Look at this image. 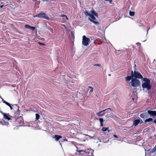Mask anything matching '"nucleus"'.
<instances>
[{
	"instance_id": "nucleus-53",
	"label": "nucleus",
	"mask_w": 156,
	"mask_h": 156,
	"mask_svg": "<svg viewBox=\"0 0 156 156\" xmlns=\"http://www.w3.org/2000/svg\"><path fill=\"white\" fill-rule=\"evenodd\" d=\"M72 37H73H73H74V35L72 34Z\"/></svg>"
},
{
	"instance_id": "nucleus-60",
	"label": "nucleus",
	"mask_w": 156,
	"mask_h": 156,
	"mask_svg": "<svg viewBox=\"0 0 156 156\" xmlns=\"http://www.w3.org/2000/svg\"><path fill=\"white\" fill-rule=\"evenodd\" d=\"M0 98H1L2 99H2H3L1 97V96H0Z\"/></svg>"
},
{
	"instance_id": "nucleus-57",
	"label": "nucleus",
	"mask_w": 156,
	"mask_h": 156,
	"mask_svg": "<svg viewBox=\"0 0 156 156\" xmlns=\"http://www.w3.org/2000/svg\"><path fill=\"white\" fill-rule=\"evenodd\" d=\"M108 131V132H109L110 131V130L109 129H108V130H107Z\"/></svg>"
},
{
	"instance_id": "nucleus-21",
	"label": "nucleus",
	"mask_w": 156,
	"mask_h": 156,
	"mask_svg": "<svg viewBox=\"0 0 156 156\" xmlns=\"http://www.w3.org/2000/svg\"><path fill=\"white\" fill-rule=\"evenodd\" d=\"M105 117L106 118V119H107L108 118H113L112 117V116L110 114H108L106 115L105 116Z\"/></svg>"
},
{
	"instance_id": "nucleus-49",
	"label": "nucleus",
	"mask_w": 156,
	"mask_h": 156,
	"mask_svg": "<svg viewBox=\"0 0 156 156\" xmlns=\"http://www.w3.org/2000/svg\"><path fill=\"white\" fill-rule=\"evenodd\" d=\"M136 64H135L134 65V70H136Z\"/></svg>"
},
{
	"instance_id": "nucleus-3",
	"label": "nucleus",
	"mask_w": 156,
	"mask_h": 156,
	"mask_svg": "<svg viewBox=\"0 0 156 156\" xmlns=\"http://www.w3.org/2000/svg\"><path fill=\"white\" fill-rule=\"evenodd\" d=\"M84 13L86 16H89V17L88 18V19L91 22L93 23L96 26H97V25L99 24V23L98 22L95 21L96 20L95 16L91 15V14L87 10H86L84 12Z\"/></svg>"
},
{
	"instance_id": "nucleus-17",
	"label": "nucleus",
	"mask_w": 156,
	"mask_h": 156,
	"mask_svg": "<svg viewBox=\"0 0 156 156\" xmlns=\"http://www.w3.org/2000/svg\"><path fill=\"white\" fill-rule=\"evenodd\" d=\"M96 115L98 116H101L104 114V112L102 113L101 111H100L98 112H97L96 113Z\"/></svg>"
},
{
	"instance_id": "nucleus-42",
	"label": "nucleus",
	"mask_w": 156,
	"mask_h": 156,
	"mask_svg": "<svg viewBox=\"0 0 156 156\" xmlns=\"http://www.w3.org/2000/svg\"><path fill=\"white\" fill-rule=\"evenodd\" d=\"M106 1L109 2L110 3H112V0H105Z\"/></svg>"
},
{
	"instance_id": "nucleus-5",
	"label": "nucleus",
	"mask_w": 156,
	"mask_h": 156,
	"mask_svg": "<svg viewBox=\"0 0 156 156\" xmlns=\"http://www.w3.org/2000/svg\"><path fill=\"white\" fill-rule=\"evenodd\" d=\"M34 17H38L39 18H43L48 20H50V18L44 12H41L37 14Z\"/></svg>"
},
{
	"instance_id": "nucleus-61",
	"label": "nucleus",
	"mask_w": 156,
	"mask_h": 156,
	"mask_svg": "<svg viewBox=\"0 0 156 156\" xmlns=\"http://www.w3.org/2000/svg\"><path fill=\"white\" fill-rule=\"evenodd\" d=\"M54 0H50V1H53Z\"/></svg>"
},
{
	"instance_id": "nucleus-40",
	"label": "nucleus",
	"mask_w": 156,
	"mask_h": 156,
	"mask_svg": "<svg viewBox=\"0 0 156 156\" xmlns=\"http://www.w3.org/2000/svg\"><path fill=\"white\" fill-rule=\"evenodd\" d=\"M113 136L115 138L118 139L119 138L118 136L115 134L113 135Z\"/></svg>"
},
{
	"instance_id": "nucleus-55",
	"label": "nucleus",
	"mask_w": 156,
	"mask_h": 156,
	"mask_svg": "<svg viewBox=\"0 0 156 156\" xmlns=\"http://www.w3.org/2000/svg\"><path fill=\"white\" fill-rule=\"evenodd\" d=\"M99 141L100 142H101V139H99Z\"/></svg>"
},
{
	"instance_id": "nucleus-6",
	"label": "nucleus",
	"mask_w": 156,
	"mask_h": 156,
	"mask_svg": "<svg viewBox=\"0 0 156 156\" xmlns=\"http://www.w3.org/2000/svg\"><path fill=\"white\" fill-rule=\"evenodd\" d=\"M90 40L88 37H87L86 36L83 35V36L82 44L85 46H88L90 43Z\"/></svg>"
},
{
	"instance_id": "nucleus-41",
	"label": "nucleus",
	"mask_w": 156,
	"mask_h": 156,
	"mask_svg": "<svg viewBox=\"0 0 156 156\" xmlns=\"http://www.w3.org/2000/svg\"><path fill=\"white\" fill-rule=\"evenodd\" d=\"M136 45H137V46H140V43L139 42H137V43H136Z\"/></svg>"
},
{
	"instance_id": "nucleus-59",
	"label": "nucleus",
	"mask_w": 156,
	"mask_h": 156,
	"mask_svg": "<svg viewBox=\"0 0 156 156\" xmlns=\"http://www.w3.org/2000/svg\"><path fill=\"white\" fill-rule=\"evenodd\" d=\"M108 76H111V74H108Z\"/></svg>"
},
{
	"instance_id": "nucleus-35",
	"label": "nucleus",
	"mask_w": 156,
	"mask_h": 156,
	"mask_svg": "<svg viewBox=\"0 0 156 156\" xmlns=\"http://www.w3.org/2000/svg\"><path fill=\"white\" fill-rule=\"evenodd\" d=\"M38 44L40 45H45V44L43 43H42V42H38Z\"/></svg>"
},
{
	"instance_id": "nucleus-15",
	"label": "nucleus",
	"mask_w": 156,
	"mask_h": 156,
	"mask_svg": "<svg viewBox=\"0 0 156 156\" xmlns=\"http://www.w3.org/2000/svg\"><path fill=\"white\" fill-rule=\"evenodd\" d=\"M97 119L99 120L100 122V126H103V123L104 121L103 119V118H99V119Z\"/></svg>"
},
{
	"instance_id": "nucleus-43",
	"label": "nucleus",
	"mask_w": 156,
	"mask_h": 156,
	"mask_svg": "<svg viewBox=\"0 0 156 156\" xmlns=\"http://www.w3.org/2000/svg\"><path fill=\"white\" fill-rule=\"evenodd\" d=\"M86 136H89L90 138V139H92L93 138V137L92 136H91L89 135H85Z\"/></svg>"
},
{
	"instance_id": "nucleus-30",
	"label": "nucleus",
	"mask_w": 156,
	"mask_h": 156,
	"mask_svg": "<svg viewBox=\"0 0 156 156\" xmlns=\"http://www.w3.org/2000/svg\"><path fill=\"white\" fill-rule=\"evenodd\" d=\"M25 28L27 29H30L31 26L28 24H26L25 25Z\"/></svg>"
},
{
	"instance_id": "nucleus-39",
	"label": "nucleus",
	"mask_w": 156,
	"mask_h": 156,
	"mask_svg": "<svg viewBox=\"0 0 156 156\" xmlns=\"http://www.w3.org/2000/svg\"><path fill=\"white\" fill-rule=\"evenodd\" d=\"M97 26L98 27V30H101V26L99 25V24L97 25Z\"/></svg>"
},
{
	"instance_id": "nucleus-54",
	"label": "nucleus",
	"mask_w": 156,
	"mask_h": 156,
	"mask_svg": "<svg viewBox=\"0 0 156 156\" xmlns=\"http://www.w3.org/2000/svg\"><path fill=\"white\" fill-rule=\"evenodd\" d=\"M61 142H60V143H59V144H60V145H61V146L62 147V143Z\"/></svg>"
},
{
	"instance_id": "nucleus-29",
	"label": "nucleus",
	"mask_w": 156,
	"mask_h": 156,
	"mask_svg": "<svg viewBox=\"0 0 156 156\" xmlns=\"http://www.w3.org/2000/svg\"><path fill=\"white\" fill-rule=\"evenodd\" d=\"M151 151L152 153L156 151V145L155 146V147L151 149Z\"/></svg>"
},
{
	"instance_id": "nucleus-2",
	"label": "nucleus",
	"mask_w": 156,
	"mask_h": 156,
	"mask_svg": "<svg viewBox=\"0 0 156 156\" xmlns=\"http://www.w3.org/2000/svg\"><path fill=\"white\" fill-rule=\"evenodd\" d=\"M141 81L142 87L143 90L145 88H146L147 90H150L151 89L152 85L151 83L150 79L147 77H144L141 80Z\"/></svg>"
},
{
	"instance_id": "nucleus-31",
	"label": "nucleus",
	"mask_w": 156,
	"mask_h": 156,
	"mask_svg": "<svg viewBox=\"0 0 156 156\" xmlns=\"http://www.w3.org/2000/svg\"><path fill=\"white\" fill-rule=\"evenodd\" d=\"M6 122H5V121H4L3 122H0V124L3 126L6 125Z\"/></svg>"
},
{
	"instance_id": "nucleus-25",
	"label": "nucleus",
	"mask_w": 156,
	"mask_h": 156,
	"mask_svg": "<svg viewBox=\"0 0 156 156\" xmlns=\"http://www.w3.org/2000/svg\"><path fill=\"white\" fill-rule=\"evenodd\" d=\"M35 116H36L35 118L36 120H37L39 119L40 117V115L39 114H38V113H36L35 114Z\"/></svg>"
},
{
	"instance_id": "nucleus-48",
	"label": "nucleus",
	"mask_w": 156,
	"mask_h": 156,
	"mask_svg": "<svg viewBox=\"0 0 156 156\" xmlns=\"http://www.w3.org/2000/svg\"><path fill=\"white\" fill-rule=\"evenodd\" d=\"M3 6H4L3 4L0 5V8H2L3 7Z\"/></svg>"
},
{
	"instance_id": "nucleus-16",
	"label": "nucleus",
	"mask_w": 156,
	"mask_h": 156,
	"mask_svg": "<svg viewBox=\"0 0 156 156\" xmlns=\"http://www.w3.org/2000/svg\"><path fill=\"white\" fill-rule=\"evenodd\" d=\"M109 141V139L107 138L103 137L101 139V142L103 143H107Z\"/></svg>"
},
{
	"instance_id": "nucleus-13",
	"label": "nucleus",
	"mask_w": 156,
	"mask_h": 156,
	"mask_svg": "<svg viewBox=\"0 0 156 156\" xmlns=\"http://www.w3.org/2000/svg\"><path fill=\"white\" fill-rule=\"evenodd\" d=\"M13 109L14 111H16V110H19V106L17 104L12 105Z\"/></svg>"
},
{
	"instance_id": "nucleus-20",
	"label": "nucleus",
	"mask_w": 156,
	"mask_h": 156,
	"mask_svg": "<svg viewBox=\"0 0 156 156\" xmlns=\"http://www.w3.org/2000/svg\"><path fill=\"white\" fill-rule=\"evenodd\" d=\"M140 116L142 118V119H143L144 120V121L145 120V119H146L145 116H144V115L143 113H142L140 115Z\"/></svg>"
},
{
	"instance_id": "nucleus-64",
	"label": "nucleus",
	"mask_w": 156,
	"mask_h": 156,
	"mask_svg": "<svg viewBox=\"0 0 156 156\" xmlns=\"http://www.w3.org/2000/svg\"><path fill=\"white\" fill-rule=\"evenodd\" d=\"M22 126H25V125H23Z\"/></svg>"
},
{
	"instance_id": "nucleus-46",
	"label": "nucleus",
	"mask_w": 156,
	"mask_h": 156,
	"mask_svg": "<svg viewBox=\"0 0 156 156\" xmlns=\"http://www.w3.org/2000/svg\"><path fill=\"white\" fill-rule=\"evenodd\" d=\"M0 112L2 114V115H4L5 113L3 112H2L1 111H0Z\"/></svg>"
},
{
	"instance_id": "nucleus-44",
	"label": "nucleus",
	"mask_w": 156,
	"mask_h": 156,
	"mask_svg": "<svg viewBox=\"0 0 156 156\" xmlns=\"http://www.w3.org/2000/svg\"><path fill=\"white\" fill-rule=\"evenodd\" d=\"M153 122L155 124H156V119H154V120H153V122Z\"/></svg>"
},
{
	"instance_id": "nucleus-34",
	"label": "nucleus",
	"mask_w": 156,
	"mask_h": 156,
	"mask_svg": "<svg viewBox=\"0 0 156 156\" xmlns=\"http://www.w3.org/2000/svg\"><path fill=\"white\" fill-rule=\"evenodd\" d=\"M106 111H108V109H104V110H103L101 111V112L102 113H104V114H106Z\"/></svg>"
},
{
	"instance_id": "nucleus-7",
	"label": "nucleus",
	"mask_w": 156,
	"mask_h": 156,
	"mask_svg": "<svg viewBox=\"0 0 156 156\" xmlns=\"http://www.w3.org/2000/svg\"><path fill=\"white\" fill-rule=\"evenodd\" d=\"M148 115L152 117L153 119H154L156 116V111H153L151 110H147Z\"/></svg>"
},
{
	"instance_id": "nucleus-24",
	"label": "nucleus",
	"mask_w": 156,
	"mask_h": 156,
	"mask_svg": "<svg viewBox=\"0 0 156 156\" xmlns=\"http://www.w3.org/2000/svg\"><path fill=\"white\" fill-rule=\"evenodd\" d=\"M60 17H64V18H66V20H68V18L65 15L62 14L60 15Z\"/></svg>"
},
{
	"instance_id": "nucleus-36",
	"label": "nucleus",
	"mask_w": 156,
	"mask_h": 156,
	"mask_svg": "<svg viewBox=\"0 0 156 156\" xmlns=\"http://www.w3.org/2000/svg\"><path fill=\"white\" fill-rule=\"evenodd\" d=\"M139 119L140 120V124H141L143 123H144V122H143V120L139 117Z\"/></svg>"
},
{
	"instance_id": "nucleus-22",
	"label": "nucleus",
	"mask_w": 156,
	"mask_h": 156,
	"mask_svg": "<svg viewBox=\"0 0 156 156\" xmlns=\"http://www.w3.org/2000/svg\"><path fill=\"white\" fill-rule=\"evenodd\" d=\"M18 120H20V123H21L23 122V118L21 116H20V117L19 118H18L16 119V121H18Z\"/></svg>"
},
{
	"instance_id": "nucleus-1",
	"label": "nucleus",
	"mask_w": 156,
	"mask_h": 156,
	"mask_svg": "<svg viewBox=\"0 0 156 156\" xmlns=\"http://www.w3.org/2000/svg\"><path fill=\"white\" fill-rule=\"evenodd\" d=\"M131 78H134L136 79H141L143 78L142 75L138 71L134 70L131 71V75L130 76H128L125 77L126 80L127 81H129L131 79Z\"/></svg>"
},
{
	"instance_id": "nucleus-19",
	"label": "nucleus",
	"mask_w": 156,
	"mask_h": 156,
	"mask_svg": "<svg viewBox=\"0 0 156 156\" xmlns=\"http://www.w3.org/2000/svg\"><path fill=\"white\" fill-rule=\"evenodd\" d=\"M129 14L130 16H133L135 14V12L134 11H131L130 10L129 12Z\"/></svg>"
},
{
	"instance_id": "nucleus-33",
	"label": "nucleus",
	"mask_w": 156,
	"mask_h": 156,
	"mask_svg": "<svg viewBox=\"0 0 156 156\" xmlns=\"http://www.w3.org/2000/svg\"><path fill=\"white\" fill-rule=\"evenodd\" d=\"M106 111H108V109H104V110H103L101 111V112L102 113H104V114H106Z\"/></svg>"
},
{
	"instance_id": "nucleus-9",
	"label": "nucleus",
	"mask_w": 156,
	"mask_h": 156,
	"mask_svg": "<svg viewBox=\"0 0 156 156\" xmlns=\"http://www.w3.org/2000/svg\"><path fill=\"white\" fill-rule=\"evenodd\" d=\"M52 137L55 139L56 141H59L60 139L62 138V136L58 135H55L52 136Z\"/></svg>"
},
{
	"instance_id": "nucleus-18",
	"label": "nucleus",
	"mask_w": 156,
	"mask_h": 156,
	"mask_svg": "<svg viewBox=\"0 0 156 156\" xmlns=\"http://www.w3.org/2000/svg\"><path fill=\"white\" fill-rule=\"evenodd\" d=\"M64 141H67V140L66 139L65 137H62V138L60 139L59 141V142L60 143V142H63Z\"/></svg>"
},
{
	"instance_id": "nucleus-32",
	"label": "nucleus",
	"mask_w": 156,
	"mask_h": 156,
	"mask_svg": "<svg viewBox=\"0 0 156 156\" xmlns=\"http://www.w3.org/2000/svg\"><path fill=\"white\" fill-rule=\"evenodd\" d=\"M36 28L35 27H33V26H31V27H30V29L32 31H34Z\"/></svg>"
},
{
	"instance_id": "nucleus-23",
	"label": "nucleus",
	"mask_w": 156,
	"mask_h": 156,
	"mask_svg": "<svg viewBox=\"0 0 156 156\" xmlns=\"http://www.w3.org/2000/svg\"><path fill=\"white\" fill-rule=\"evenodd\" d=\"M15 112V114L16 115H19L20 114V111L19 110H16V111H14Z\"/></svg>"
},
{
	"instance_id": "nucleus-56",
	"label": "nucleus",
	"mask_w": 156,
	"mask_h": 156,
	"mask_svg": "<svg viewBox=\"0 0 156 156\" xmlns=\"http://www.w3.org/2000/svg\"><path fill=\"white\" fill-rule=\"evenodd\" d=\"M108 112H108V111H106V113H108Z\"/></svg>"
},
{
	"instance_id": "nucleus-37",
	"label": "nucleus",
	"mask_w": 156,
	"mask_h": 156,
	"mask_svg": "<svg viewBox=\"0 0 156 156\" xmlns=\"http://www.w3.org/2000/svg\"><path fill=\"white\" fill-rule=\"evenodd\" d=\"M147 153H152L151 149H149L147 151Z\"/></svg>"
},
{
	"instance_id": "nucleus-62",
	"label": "nucleus",
	"mask_w": 156,
	"mask_h": 156,
	"mask_svg": "<svg viewBox=\"0 0 156 156\" xmlns=\"http://www.w3.org/2000/svg\"><path fill=\"white\" fill-rule=\"evenodd\" d=\"M64 25V27H66V26L65 25Z\"/></svg>"
},
{
	"instance_id": "nucleus-4",
	"label": "nucleus",
	"mask_w": 156,
	"mask_h": 156,
	"mask_svg": "<svg viewBox=\"0 0 156 156\" xmlns=\"http://www.w3.org/2000/svg\"><path fill=\"white\" fill-rule=\"evenodd\" d=\"M131 81L129 83L133 87H137L139 86L140 84V80L136 79L131 78Z\"/></svg>"
},
{
	"instance_id": "nucleus-12",
	"label": "nucleus",
	"mask_w": 156,
	"mask_h": 156,
	"mask_svg": "<svg viewBox=\"0 0 156 156\" xmlns=\"http://www.w3.org/2000/svg\"><path fill=\"white\" fill-rule=\"evenodd\" d=\"M91 15L95 16L97 18H98V13L94 9L90 11Z\"/></svg>"
},
{
	"instance_id": "nucleus-50",
	"label": "nucleus",
	"mask_w": 156,
	"mask_h": 156,
	"mask_svg": "<svg viewBox=\"0 0 156 156\" xmlns=\"http://www.w3.org/2000/svg\"><path fill=\"white\" fill-rule=\"evenodd\" d=\"M150 27H149L147 29V34L148 33V30H150Z\"/></svg>"
},
{
	"instance_id": "nucleus-47",
	"label": "nucleus",
	"mask_w": 156,
	"mask_h": 156,
	"mask_svg": "<svg viewBox=\"0 0 156 156\" xmlns=\"http://www.w3.org/2000/svg\"><path fill=\"white\" fill-rule=\"evenodd\" d=\"M93 90V88H92L90 91V92H92Z\"/></svg>"
},
{
	"instance_id": "nucleus-52",
	"label": "nucleus",
	"mask_w": 156,
	"mask_h": 156,
	"mask_svg": "<svg viewBox=\"0 0 156 156\" xmlns=\"http://www.w3.org/2000/svg\"><path fill=\"white\" fill-rule=\"evenodd\" d=\"M142 25V24L141 23H140L139 25V27H141Z\"/></svg>"
},
{
	"instance_id": "nucleus-10",
	"label": "nucleus",
	"mask_w": 156,
	"mask_h": 156,
	"mask_svg": "<svg viewBox=\"0 0 156 156\" xmlns=\"http://www.w3.org/2000/svg\"><path fill=\"white\" fill-rule=\"evenodd\" d=\"M2 101L3 103H5V105L9 106L10 107L11 110H12L13 109L12 105H11L8 102L5 101L3 99H2Z\"/></svg>"
},
{
	"instance_id": "nucleus-26",
	"label": "nucleus",
	"mask_w": 156,
	"mask_h": 156,
	"mask_svg": "<svg viewBox=\"0 0 156 156\" xmlns=\"http://www.w3.org/2000/svg\"><path fill=\"white\" fill-rule=\"evenodd\" d=\"M76 151L77 152H78L80 153L82 152H85V151L84 150H79L78 148H77V149H76Z\"/></svg>"
},
{
	"instance_id": "nucleus-11",
	"label": "nucleus",
	"mask_w": 156,
	"mask_h": 156,
	"mask_svg": "<svg viewBox=\"0 0 156 156\" xmlns=\"http://www.w3.org/2000/svg\"><path fill=\"white\" fill-rule=\"evenodd\" d=\"M140 122V120L139 119V117L138 119H135L133 121V125L136 126H137Z\"/></svg>"
},
{
	"instance_id": "nucleus-28",
	"label": "nucleus",
	"mask_w": 156,
	"mask_h": 156,
	"mask_svg": "<svg viewBox=\"0 0 156 156\" xmlns=\"http://www.w3.org/2000/svg\"><path fill=\"white\" fill-rule=\"evenodd\" d=\"M144 114V116H145L146 118L148 117V113H147V112H144L143 113Z\"/></svg>"
},
{
	"instance_id": "nucleus-58",
	"label": "nucleus",
	"mask_w": 156,
	"mask_h": 156,
	"mask_svg": "<svg viewBox=\"0 0 156 156\" xmlns=\"http://www.w3.org/2000/svg\"><path fill=\"white\" fill-rule=\"evenodd\" d=\"M89 87L91 89L92 88V87Z\"/></svg>"
},
{
	"instance_id": "nucleus-8",
	"label": "nucleus",
	"mask_w": 156,
	"mask_h": 156,
	"mask_svg": "<svg viewBox=\"0 0 156 156\" xmlns=\"http://www.w3.org/2000/svg\"><path fill=\"white\" fill-rule=\"evenodd\" d=\"M3 116L4 119H7L8 121L12 120L11 118L12 116H10L9 113H5Z\"/></svg>"
},
{
	"instance_id": "nucleus-27",
	"label": "nucleus",
	"mask_w": 156,
	"mask_h": 156,
	"mask_svg": "<svg viewBox=\"0 0 156 156\" xmlns=\"http://www.w3.org/2000/svg\"><path fill=\"white\" fill-rule=\"evenodd\" d=\"M108 129V127H103L102 128V130L103 132H105L107 131Z\"/></svg>"
},
{
	"instance_id": "nucleus-38",
	"label": "nucleus",
	"mask_w": 156,
	"mask_h": 156,
	"mask_svg": "<svg viewBox=\"0 0 156 156\" xmlns=\"http://www.w3.org/2000/svg\"><path fill=\"white\" fill-rule=\"evenodd\" d=\"M101 66V65L100 64H96L94 65V66Z\"/></svg>"
},
{
	"instance_id": "nucleus-51",
	"label": "nucleus",
	"mask_w": 156,
	"mask_h": 156,
	"mask_svg": "<svg viewBox=\"0 0 156 156\" xmlns=\"http://www.w3.org/2000/svg\"><path fill=\"white\" fill-rule=\"evenodd\" d=\"M107 109H108V110L109 109L111 111H112V110L110 108H107Z\"/></svg>"
},
{
	"instance_id": "nucleus-45",
	"label": "nucleus",
	"mask_w": 156,
	"mask_h": 156,
	"mask_svg": "<svg viewBox=\"0 0 156 156\" xmlns=\"http://www.w3.org/2000/svg\"><path fill=\"white\" fill-rule=\"evenodd\" d=\"M94 152V151L92 150H90V153L91 154H93V153Z\"/></svg>"
},
{
	"instance_id": "nucleus-14",
	"label": "nucleus",
	"mask_w": 156,
	"mask_h": 156,
	"mask_svg": "<svg viewBox=\"0 0 156 156\" xmlns=\"http://www.w3.org/2000/svg\"><path fill=\"white\" fill-rule=\"evenodd\" d=\"M153 122V118H149L146 119L144 121V123L146 124L147 122Z\"/></svg>"
},
{
	"instance_id": "nucleus-63",
	"label": "nucleus",
	"mask_w": 156,
	"mask_h": 156,
	"mask_svg": "<svg viewBox=\"0 0 156 156\" xmlns=\"http://www.w3.org/2000/svg\"><path fill=\"white\" fill-rule=\"evenodd\" d=\"M2 61H1V59H0V62H1Z\"/></svg>"
}]
</instances>
